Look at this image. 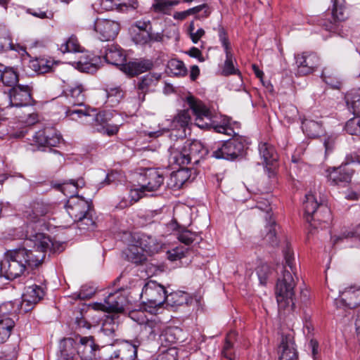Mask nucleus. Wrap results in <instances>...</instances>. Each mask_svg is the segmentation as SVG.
<instances>
[{
    "label": "nucleus",
    "instance_id": "f257e3e1",
    "mask_svg": "<svg viewBox=\"0 0 360 360\" xmlns=\"http://www.w3.org/2000/svg\"><path fill=\"white\" fill-rule=\"evenodd\" d=\"M285 263L278 277L275 294L279 310L292 311L295 309V288L298 278L292 250L287 247L283 252Z\"/></svg>",
    "mask_w": 360,
    "mask_h": 360
},
{
    "label": "nucleus",
    "instance_id": "f03ea898",
    "mask_svg": "<svg viewBox=\"0 0 360 360\" xmlns=\"http://www.w3.org/2000/svg\"><path fill=\"white\" fill-rule=\"evenodd\" d=\"M52 242L49 236L37 233L32 238H27L18 248L8 250V258L21 261L28 269L37 267L45 258V254L51 248Z\"/></svg>",
    "mask_w": 360,
    "mask_h": 360
},
{
    "label": "nucleus",
    "instance_id": "7ed1b4c3",
    "mask_svg": "<svg viewBox=\"0 0 360 360\" xmlns=\"http://www.w3.org/2000/svg\"><path fill=\"white\" fill-rule=\"evenodd\" d=\"M167 291L165 287L153 280H149L142 287L140 294L145 311L156 314L165 301Z\"/></svg>",
    "mask_w": 360,
    "mask_h": 360
},
{
    "label": "nucleus",
    "instance_id": "20e7f679",
    "mask_svg": "<svg viewBox=\"0 0 360 360\" xmlns=\"http://www.w3.org/2000/svg\"><path fill=\"white\" fill-rule=\"evenodd\" d=\"M249 143L247 137L235 135L224 143H216L212 148V156L217 159L234 160L245 154Z\"/></svg>",
    "mask_w": 360,
    "mask_h": 360
},
{
    "label": "nucleus",
    "instance_id": "39448f33",
    "mask_svg": "<svg viewBox=\"0 0 360 360\" xmlns=\"http://www.w3.org/2000/svg\"><path fill=\"white\" fill-rule=\"evenodd\" d=\"M304 202V217L309 223L311 221H317L320 224H329L331 221V212L330 208L323 204H319L312 193L305 195Z\"/></svg>",
    "mask_w": 360,
    "mask_h": 360
},
{
    "label": "nucleus",
    "instance_id": "423d86ee",
    "mask_svg": "<svg viewBox=\"0 0 360 360\" xmlns=\"http://www.w3.org/2000/svg\"><path fill=\"white\" fill-rule=\"evenodd\" d=\"M332 3L331 19L323 20L320 25L327 31L338 33L340 23L349 18V11L345 0H332Z\"/></svg>",
    "mask_w": 360,
    "mask_h": 360
},
{
    "label": "nucleus",
    "instance_id": "0eeeda50",
    "mask_svg": "<svg viewBox=\"0 0 360 360\" xmlns=\"http://www.w3.org/2000/svg\"><path fill=\"white\" fill-rule=\"evenodd\" d=\"M27 269L21 261L8 258V253L4 252L3 259L0 261V276L8 280H14L21 276Z\"/></svg>",
    "mask_w": 360,
    "mask_h": 360
},
{
    "label": "nucleus",
    "instance_id": "6e6552de",
    "mask_svg": "<svg viewBox=\"0 0 360 360\" xmlns=\"http://www.w3.org/2000/svg\"><path fill=\"white\" fill-rule=\"evenodd\" d=\"M297 74L305 76L314 72L319 65V58L314 53L303 52L295 56Z\"/></svg>",
    "mask_w": 360,
    "mask_h": 360
},
{
    "label": "nucleus",
    "instance_id": "1a4fd4ad",
    "mask_svg": "<svg viewBox=\"0 0 360 360\" xmlns=\"http://www.w3.org/2000/svg\"><path fill=\"white\" fill-rule=\"evenodd\" d=\"M189 108L195 116V124L200 128H205L211 121L212 113L206 105L200 100L190 96L186 98Z\"/></svg>",
    "mask_w": 360,
    "mask_h": 360
},
{
    "label": "nucleus",
    "instance_id": "9d476101",
    "mask_svg": "<svg viewBox=\"0 0 360 360\" xmlns=\"http://www.w3.org/2000/svg\"><path fill=\"white\" fill-rule=\"evenodd\" d=\"M90 117H92V125L95 131L110 136L118 132L119 127L117 124H110L109 123L112 117L111 112L101 111L91 115Z\"/></svg>",
    "mask_w": 360,
    "mask_h": 360
},
{
    "label": "nucleus",
    "instance_id": "9b49d317",
    "mask_svg": "<svg viewBox=\"0 0 360 360\" xmlns=\"http://www.w3.org/2000/svg\"><path fill=\"white\" fill-rule=\"evenodd\" d=\"M45 295L44 288L34 284L25 288L20 303V311L27 313L32 310L34 305L40 302Z\"/></svg>",
    "mask_w": 360,
    "mask_h": 360
},
{
    "label": "nucleus",
    "instance_id": "f8f14e48",
    "mask_svg": "<svg viewBox=\"0 0 360 360\" xmlns=\"http://www.w3.org/2000/svg\"><path fill=\"white\" fill-rule=\"evenodd\" d=\"M10 104L14 107L30 105L33 103L32 90L28 85L18 84L8 91Z\"/></svg>",
    "mask_w": 360,
    "mask_h": 360
},
{
    "label": "nucleus",
    "instance_id": "ddd939ff",
    "mask_svg": "<svg viewBox=\"0 0 360 360\" xmlns=\"http://www.w3.org/2000/svg\"><path fill=\"white\" fill-rule=\"evenodd\" d=\"M328 180L331 185L346 186L353 176L354 170L347 165H341L338 167H333L327 170Z\"/></svg>",
    "mask_w": 360,
    "mask_h": 360
},
{
    "label": "nucleus",
    "instance_id": "4468645a",
    "mask_svg": "<svg viewBox=\"0 0 360 360\" xmlns=\"http://www.w3.org/2000/svg\"><path fill=\"white\" fill-rule=\"evenodd\" d=\"M94 30L99 34L101 41L112 40L120 30L118 22L108 19L97 18L94 23Z\"/></svg>",
    "mask_w": 360,
    "mask_h": 360
},
{
    "label": "nucleus",
    "instance_id": "2eb2a0df",
    "mask_svg": "<svg viewBox=\"0 0 360 360\" xmlns=\"http://www.w3.org/2000/svg\"><path fill=\"white\" fill-rule=\"evenodd\" d=\"M75 340L79 357L83 360H93L96 358L99 347L92 336L82 337L78 335L75 337Z\"/></svg>",
    "mask_w": 360,
    "mask_h": 360
},
{
    "label": "nucleus",
    "instance_id": "dca6fc26",
    "mask_svg": "<svg viewBox=\"0 0 360 360\" xmlns=\"http://www.w3.org/2000/svg\"><path fill=\"white\" fill-rule=\"evenodd\" d=\"M126 298L120 292L110 293L103 302L94 304L95 309L107 312L121 313L124 311Z\"/></svg>",
    "mask_w": 360,
    "mask_h": 360
},
{
    "label": "nucleus",
    "instance_id": "f3484780",
    "mask_svg": "<svg viewBox=\"0 0 360 360\" xmlns=\"http://www.w3.org/2000/svg\"><path fill=\"white\" fill-rule=\"evenodd\" d=\"M66 211L69 216L74 221L81 219L91 209L89 202L82 198L78 196H71L68 200L66 205Z\"/></svg>",
    "mask_w": 360,
    "mask_h": 360
},
{
    "label": "nucleus",
    "instance_id": "a211bd4d",
    "mask_svg": "<svg viewBox=\"0 0 360 360\" xmlns=\"http://www.w3.org/2000/svg\"><path fill=\"white\" fill-rule=\"evenodd\" d=\"M61 140L60 134L53 127H45L37 131L33 136V141L41 147H56Z\"/></svg>",
    "mask_w": 360,
    "mask_h": 360
},
{
    "label": "nucleus",
    "instance_id": "6ab92c4d",
    "mask_svg": "<svg viewBox=\"0 0 360 360\" xmlns=\"http://www.w3.org/2000/svg\"><path fill=\"white\" fill-rule=\"evenodd\" d=\"M99 57H103L105 60L113 65H122L126 61V56L118 45L108 44L101 49Z\"/></svg>",
    "mask_w": 360,
    "mask_h": 360
},
{
    "label": "nucleus",
    "instance_id": "aec40b11",
    "mask_svg": "<svg viewBox=\"0 0 360 360\" xmlns=\"http://www.w3.org/2000/svg\"><path fill=\"white\" fill-rule=\"evenodd\" d=\"M137 347L127 341L123 342L113 348L108 360H135L137 357Z\"/></svg>",
    "mask_w": 360,
    "mask_h": 360
},
{
    "label": "nucleus",
    "instance_id": "412c9836",
    "mask_svg": "<svg viewBox=\"0 0 360 360\" xmlns=\"http://www.w3.org/2000/svg\"><path fill=\"white\" fill-rule=\"evenodd\" d=\"M219 37L226 53V60L222 73L226 76L236 74L237 70L233 65V56L231 51L230 43L226 32L223 27L219 29Z\"/></svg>",
    "mask_w": 360,
    "mask_h": 360
},
{
    "label": "nucleus",
    "instance_id": "4be33fe9",
    "mask_svg": "<svg viewBox=\"0 0 360 360\" xmlns=\"http://www.w3.org/2000/svg\"><path fill=\"white\" fill-rule=\"evenodd\" d=\"M57 355L58 360L77 359L79 356L75 339L72 338L63 339L60 342Z\"/></svg>",
    "mask_w": 360,
    "mask_h": 360
},
{
    "label": "nucleus",
    "instance_id": "5701e85b",
    "mask_svg": "<svg viewBox=\"0 0 360 360\" xmlns=\"http://www.w3.org/2000/svg\"><path fill=\"white\" fill-rule=\"evenodd\" d=\"M184 146L188 153L193 166L200 164L205 156L208 154L207 149L199 141L195 140L190 143L186 142Z\"/></svg>",
    "mask_w": 360,
    "mask_h": 360
},
{
    "label": "nucleus",
    "instance_id": "b1692460",
    "mask_svg": "<svg viewBox=\"0 0 360 360\" xmlns=\"http://www.w3.org/2000/svg\"><path fill=\"white\" fill-rule=\"evenodd\" d=\"M164 182L162 173L155 169H148L144 174V184L143 187L147 192L157 191Z\"/></svg>",
    "mask_w": 360,
    "mask_h": 360
},
{
    "label": "nucleus",
    "instance_id": "393cba45",
    "mask_svg": "<svg viewBox=\"0 0 360 360\" xmlns=\"http://www.w3.org/2000/svg\"><path fill=\"white\" fill-rule=\"evenodd\" d=\"M160 77L161 75L160 74L155 73H149L141 77L136 85L139 99L141 102L144 101L146 93L149 91L150 88L157 85Z\"/></svg>",
    "mask_w": 360,
    "mask_h": 360
},
{
    "label": "nucleus",
    "instance_id": "a878e982",
    "mask_svg": "<svg viewBox=\"0 0 360 360\" xmlns=\"http://www.w3.org/2000/svg\"><path fill=\"white\" fill-rule=\"evenodd\" d=\"M153 63L150 60L141 59L129 62L123 65V71L131 77L136 76L152 69Z\"/></svg>",
    "mask_w": 360,
    "mask_h": 360
},
{
    "label": "nucleus",
    "instance_id": "bb28decb",
    "mask_svg": "<svg viewBox=\"0 0 360 360\" xmlns=\"http://www.w3.org/2000/svg\"><path fill=\"white\" fill-rule=\"evenodd\" d=\"M342 303L350 309L360 305V288L351 286L345 289L340 294Z\"/></svg>",
    "mask_w": 360,
    "mask_h": 360
},
{
    "label": "nucleus",
    "instance_id": "cd10ccee",
    "mask_svg": "<svg viewBox=\"0 0 360 360\" xmlns=\"http://www.w3.org/2000/svg\"><path fill=\"white\" fill-rule=\"evenodd\" d=\"M281 353L280 360H294L297 358V352L291 337L290 335L282 336L279 346Z\"/></svg>",
    "mask_w": 360,
    "mask_h": 360
},
{
    "label": "nucleus",
    "instance_id": "c85d7f7f",
    "mask_svg": "<svg viewBox=\"0 0 360 360\" xmlns=\"http://www.w3.org/2000/svg\"><path fill=\"white\" fill-rule=\"evenodd\" d=\"M193 168L181 167L173 172L170 176V185L176 189L183 187L184 184L189 181Z\"/></svg>",
    "mask_w": 360,
    "mask_h": 360
},
{
    "label": "nucleus",
    "instance_id": "c756f323",
    "mask_svg": "<svg viewBox=\"0 0 360 360\" xmlns=\"http://www.w3.org/2000/svg\"><path fill=\"white\" fill-rule=\"evenodd\" d=\"M163 327V323L157 317L147 319L141 326L142 332L145 333L148 338L154 339L160 334Z\"/></svg>",
    "mask_w": 360,
    "mask_h": 360
},
{
    "label": "nucleus",
    "instance_id": "7c9ffc66",
    "mask_svg": "<svg viewBox=\"0 0 360 360\" xmlns=\"http://www.w3.org/2000/svg\"><path fill=\"white\" fill-rule=\"evenodd\" d=\"M84 89L82 84H75L70 87L66 98L68 103L72 106H82L85 101Z\"/></svg>",
    "mask_w": 360,
    "mask_h": 360
},
{
    "label": "nucleus",
    "instance_id": "2f4dec72",
    "mask_svg": "<svg viewBox=\"0 0 360 360\" xmlns=\"http://www.w3.org/2000/svg\"><path fill=\"white\" fill-rule=\"evenodd\" d=\"M258 150L261 158L263 159V164L266 166L273 165L278 160V155L273 146L267 143H260Z\"/></svg>",
    "mask_w": 360,
    "mask_h": 360
},
{
    "label": "nucleus",
    "instance_id": "473e14b6",
    "mask_svg": "<svg viewBox=\"0 0 360 360\" xmlns=\"http://www.w3.org/2000/svg\"><path fill=\"white\" fill-rule=\"evenodd\" d=\"M169 160L171 163L176 164L177 165L184 167L183 166L185 165H192L191 161L189 158L188 153L183 146L181 149L176 148L174 147H171L169 149Z\"/></svg>",
    "mask_w": 360,
    "mask_h": 360
},
{
    "label": "nucleus",
    "instance_id": "72a5a7b5",
    "mask_svg": "<svg viewBox=\"0 0 360 360\" xmlns=\"http://www.w3.org/2000/svg\"><path fill=\"white\" fill-rule=\"evenodd\" d=\"M165 299V303L171 307L188 304L191 301L189 295L184 291L173 292L168 295L166 293Z\"/></svg>",
    "mask_w": 360,
    "mask_h": 360
},
{
    "label": "nucleus",
    "instance_id": "f704fd0d",
    "mask_svg": "<svg viewBox=\"0 0 360 360\" xmlns=\"http://www.w3.org/2000/svg\"><path fill=\"white\" fill-rule=\"evenodd\" d=\"M144 250L139 245H131L125 250L126 259L134 264H140L146 259Z\"/></svg>",
    "mask_w": 360,
    "mask_h": 360
},
{
    "label": "nucleus",
    "instance_id": "c9c22d12",
    "mask_svg": "<svg viewBox=\"0 0 360 360\" xmlns=\"http://www.w3.org/2000/svg\"><path fill=\"white\" fill-rule=\"evenodd\" d=\"M138 243L145 252L150 254L157 252L161 248V244L157 239L147 234H142L139 238Z\"/></svg>",
    "mask_w": 360,
    "mask_h": 360
},
{
    "label": "nucleus",
    "instance_id": "e433bc0d",
    "mask_svg": "<svg viewBox=\"0 0 360 360\" xmlns=\"http://www.w3.org/2000/svg\"><path fill=\"white\" fill-rule=\"evenodd\" d=\"M181 332V330L177 327H167L162 329L160 333V341L161 345L165 347H168L174 343H176L179 338L177 335Z\"/></svg>",
    "mask_w": 360,
    "mask_h": 360
},
{
    "label": "nucleus",
    "instance_id": "4c0bfd02",
    "mask_svg": "<svg viewBox=\"0 0 360 360\" xmlns=\"http://www.w3.org/2000/svg\"><path fill=\"white\" fill-rule=\"evenodd\" d=\"M106 103L111 107L116 106L122 100L124 92L120 86H107L105 89Z\"/></svg>",
    "mask_w": 360,
    "mask_h": 360
},
{
    "label": "nucleus",
    "instance_id": "58836bf2",
    "mask_svg": "<svg viewBox=\"0 0 360 360\" xmlns=\"http://www.w3.org/2000/svg\"><path fill=\"white\" fill-rule=\"evenodd\" d=\"M236 336L237 333L234 330H231L227 333L225 338L224 345L221 350V354L224 358L229 360H234L236 358L233 350V342Z\"/></svg>",
    "mask_w": 360,
    "mask_h": 360
},
{
    "label": "nucleus",
    "instance_id": "ea45409f",
    "mask_svg": "<svg viewBox=\"0 0 360 360\" xmlns=\"http://www.w3.org/2000/svg\"><path fill=\"white\" fill-rule=\"evenodd\" d=\"M15 326V321L12 317L0 319V344L9 338Z\"/></svg>",
    "mask_w": 360,
    "mask_h": 360
},
{
    "label": "nucleus",
    "instance_id": "a19ab883",
    "mask_svg": "<svg viewBox=\"0 0 360 360\" xmlns=\"http://www.w3.org/2000/svg\"><path fill=\"white\" fill-rule=\"evenodd\" d=\"M59 50L63 53H81L84 49L80 46L77 37L72 34L60 45Z\"/></svg>",
    "mask_w": 360,
    "mask_h": 360
},
{
    "label": "nucleus",
    "instance_id": "79ce46f5",
    "mask_svg": "<svg viewBox=\"0 0 360 360\" xmlns=\"http://www.w3.org/2000/svg\"><path fill=\"white\" fill-rule=\"evenodd\" d=\"M302 128L303 131L309 137L315 138L322 133V124L321 122L304 119L302 122Z\"/></svg>",
    "mask_w": 360,
    "mask_h": 360
},
{
    "label": "nucleus",
    "instance_id": "37998d69",
    "mask_svg": "<svg viewBox=\"0 0 360 360\" xmlns=\"http://www.w3.org/2000/svg\"><path fill=\"white\" fill-rule=\"evenodd\" d=\"M347 105L356 115H360V89H353L345 96Z\"/></svg>",
    "mask_w": 360,
    "mask_h": 360
},
{
    "label": "nucleus",
    "instance_id": "c03bdc74",
    "mask_svg": "<svg viewBox=\"0 0 360 360\" xmlns=\"http://www.w3.org/2000/svg\"><path fill=\"white\" fill-rule=\"evenodd\" d=\"M255 271L259 284L264 286L266 285L273 276L274 269L268 264L262 263L257 266Z\"/></svg>",
    "mask_w": 360,
    "mask_h": 360
},
{
    "label": "nucleus",
    "instance_id": "a18cd8bd",
    "mask_svg": "<svg viewBox=\"0 0 360 360\" xmlns=\"http://www.w3.org/2000/svg\"><path fill=\"white\" fill-rule=\"evenodd\" d=\"M20 304L13 302H6L0 304V319L6 317L16 318V311L20 310Z\"/></svg>",
    "mask_w": 360,
    "mask_h": 360
},
{
    "label": "nucleus",
    "instance_id": "49530a36",
    "mask_svg": "<svg viewBox=\"0 0 360 360\" xmlns=\"http://www.w3.org/2000/svg\"><path fill=\"white\" fill-rule=\"evenodd\" d=\"M18 74L14 68L6 67V70L4 71L2 79L1 80L3 84L13 88V86L18 85Z\"/></svg>",
    "mask_w": 360,
    "mask_h": 360
},
{
    "label": "nucleus",
    "instance_id": "de8ad7c7",
    "mask_svg": "<svg viewBox=\"0 0 360 360\" xmlns=\"http://www.w3.org/2000/svg\"><path fill=\"white\" fill-rule=\"evenodd\" d=\"M179 4V0H155V3L153 5V8L155 12L168 14L171 7Z\"/></svg>",
    "mask_w": 360,
    "mask_h": 360
},
{
    "label": "nucleus",
    "instance_id": "09e8293b",
    "mask_svg": "<svg viewBox=\"0 0 360 360\" xmlns=\"http://www.w3.org/2000/svg\"><path fill=\"white\" fill-rule=\"evenodd\" d=\"M167 68L170 72L174 75H185L187 72V69L184 65V63L179 60L176 58L171 59L168 61Z\"/></svg>",
    "mask_w": 360,
    "mask_h": 360
},
{
    "label": "nucleus",
    "instance_id": "8fccbe9b",
    "mask_svg": "<svg viewBox=\"0 0 360 360\" xmlns=\"http://www.w3.org/2000/svg\"><path fill=\"white\" fill-rule=\"evenodd\" d=\"M77 227L83 231H94L96 228V223L91 216V209L89 214H84L81 219L77 220Z\"/></svg>",
    "mask_w": 360,
    "mask_h": 360
},
{
    "label": "nucleus",
    "instance_id": "3c124183",
    "mask_svg": "<svg viewBox=\"0 0 360 360\" xmlns=\"http://www.w3.org/2000/svg\"><path fill=\"white\" fill-rule=\"evenodd\" d=\"M321 77L326 84L330 86L333 89H339L340 88L341 82L337 75L333 72H330L329 70L325 68L322 72Z\"/></svg>",
    "mask_w": 360,
    "mask_h": 360
},
{
    "label": "nucleus",
    "instance_id": "603ef678",
    "mask_svg": "<svg viewBox=\"0 0 360 360\" xmlns=\"http://www.w3.org/2000/svg\"><path fill=\"white\" fill-rule=\"evenodd\" d=\"M345 129L351 135L360 136V115L349 119L345 124Z\"/></svg>",
    "mask_w": 360,
    "mask_h": 360
},
{
    "label": "nucleus",
    "instance_id": "864d4df0",
    "mask_svg": "<svg viewBox=\"0 0 360 360\" xmlns=\"http://www.w3.org/2000/svg\"><path fill=\"white\" fill-rule=\"evenodd\" d=\"M13 49L12 39L5 27H0V53Z\"/></svg>",
    "mask_w": 360,
    "mask_h": 360
},
{
    "label": "nucleus",
    "instance_id": "5fc2aeb1",
    "mask_svg": "<svg viewBox=\"0 0 360 360\" xmlns=\"http://www.w3.org/2000/svg\"><path fill=\"white\" fill-rule=\"evenodd\" d=\"M196 236L195 232H192L186 228L181 229L177 233L178 240L187 245L191 244L195 240Z\"/></svg>",
    "mask_w": 360,
    "mask_h": 360
},
{
    "label": "nucleus",
    "instance_id": "6e6d98bb",
    "mask_svg": "<svg viewBox=\"0 0 360 360\" xmlns=\"http://www.w3.org/2000/svg\"><path fill=\"white\" fill-rule=\"evenodd\" d=\"M266 233L264 240L272 246L278 244L276 232V223L275 221H270L266 226Z\"/></svg>",
    "mask_w": 360,
    "mask_h": 360
},
{
    "label": "nucleus",
    "instance_id": "4d7b16f0",
    "mask_svg": "<svg viewBox=\"0 0 360 360\" xmlns=\"http://www.w3.org/2000/svg\"><path fill=\"white\" fill-rule=\"evenodd\" d=\"M118 324L114 321L112 318L108 317L103 322L102 326V331L105 335L110 336L114 335L117 330Z\"/></svg>",
    "mask_w": 360,
    "mask_h": 360
},
{
    "label": "nucleus",
    "instance_id": "13d9d810",
    "mask_svg": "<svg viewBox=\"0 0 360 360\" xmlns=\"http://www.w3.org/2000/svg\"><path fill=\"white\" fill-rule=\"evenodd\" d=\"M95 292L96 289L94 286L84 285L82 286L79 292L75 295V298L79 300H88L90 299Z\"/></svg>",
    "mask_w": 360,
    "mask_h": 360
},
{
    "label": "nucleus",
    "instance_id": "bf43d9fd",
    "mask_svg": "<svg viewBox=\"0 0 360 360\" xmlns=\"http://www.w3.org/2000/svg\"><path fill=\"white\" fill-rule=\"evenodd\" d=\"M129 316L140 326L147 321V316L143 310H133L129 313Z\"/></svg>",
    "mask_w": 360,
    "mask_h": 360
},
{
    "label": "nucleus",
    "instance_id": "052dcab7",
    "mask_svg": "<svg viewBox=\"0 0 360 360\" xmlns=\"http://www.w3.org/2000/svg\"><path fill=\"white\" fill-rule=\"evenodd\" d=\"M175 120L181 127H186L191 120L189 110H184L179 112L175 117Z\"/></svg>",
    "mask_w": 360,
    "mask_h": 360
},
{
    "label": "nucleus",
    "instance_id": "680f3d73",
    "mask_svg": "<svg viewBox=\"0 0 360 360\" xmlns=\"http://www.w3.org/2000/svg\"><path fill=\"white\" fill-rule=\"evenodd\" d=\"M147 191L141 185L139 188L131 189L130 191L129 197L131 202H136L141 198L147 195Z\"/></svg>",
    "mask_w": 360,
    "mask_h": 360
},
{
    "label": "nucleus",
    "instance_id": "e2e57ef3",
    "mask_svg": "<svg viewBox=\"0 0 360 360\" xmlns=\"http://www.w3.org/2000/svg\"><path fill=\"white\" fill-rule=\"evenodd\" d=\"M177 354L176 348L170 347L166 352L160 354L156 360H177Z\"/></svg>",
    "mask_w": 360,
    "mask_h": 360
},
{
    "label": "nucleus",
    "instance_id": "0e129e2a",
    "mask_svg": "<svg viewBox=\"0 0 360 360\" xmlns=\"http://www.w3.org/2000/svg\"><path fill=\"white\" fill-rule=\"evenodd\" d=\"M148 32V35H150V42L162 41L164 32L162 26H161V27L157 30H155L152 26H150Z\"/></svg>",
    "mask_w": 360,
    "mask_h": 360
},
{
    "label": "nucleus",
    "instance_id": "69168bd1",
    "mask_svg": "<svg viewBox=\"0 0 360 360\" xmlns=\"http://www.w3.org/2000/svg\"><path fill=\"white\" fill-rule=\"evenodd\" d=\"M66 115L70 117L72 120H75V116L77 117H81L82 116H91V114L87 113L84 110L82 109H73L71 108H68L66 110Z\"/></svg>",
    "mask_w": 360,
    "mask_h": 360
},
{
    "label": "nucleus",
    "instance_id": "338daca9",
    "mask_svg": "<svg viewBox=\"0 0 360 360\" xmlns=\"http://www.w3.org/2000/svg\"><path fill=\"white\" fill-rule=\"evenodd\" d=\"M38 70L40 74H44L49 72L52 68V63L46 59H39L37 61Z\"/></svg>",
    "mask_w": 360,
    "mask_h": 360
},
{
    "label": "nucleus",
    "instance_id": "774afa93",
    "mask_svg": "<svg viewBox=\"0 0 360 360\" xmlns=\"http://www.w3.org/2000/svg\"><path fill=\"white\" fill-rule=\"evenodd\" d=\"M336 138L333 136H327L324 139L323 146L326 155L332 153L335 148Z\"/></svg>",
    "mask_w": 360,
    "mask_h": 360
}]
</instances>
